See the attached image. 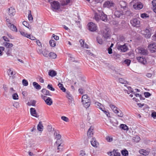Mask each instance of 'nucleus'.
<instances>
[{"mask_svg": "<svg viewBox=\"0 0 156 156\" xmlns=\"http://www.w3.org/2000/svg\"><path fill=\"white\" fill-rule=\"evenodd\" d=\"M88 29L90 31L94 32L97 30V26L96 25L92 22L89 23L87 24Z\"/></svg>", "mask_w": 156, "mask_h": 156, "instance_id": "nucleus-1", "label": "nucleus"}, {"mask_svg": "<svg viewBox=\"0 0 156 156\" xmlns=\"http://www.w3.org/2000/svg\"><path fill=\"white\" fill-rule=\"evenodd\" d=\"M41 97L48 105L50 106L52 104L53 101L51 98L44 95H42Z\"/></svg>", "mask_w": 156, "mask_h": 156, "instance_id": "nucleus-2", "label": "nucleus"}, {"mask_svg": "<svg viewBox=\"0 0 156 156\" xmlns=\"http://www.w3.org/2000/svg\"><path fill=\"white\" fill-rule=\"evenodd\" d=\"M130 23L134 27H137L139 26L140 24V20L137 18H134L131 20Z\"/></svg>", "mask_w": 156, "mask_h": 156, "instance_id": "nucleus-3", "label": "nucleus"}, {"mask_svg": "<svg viewBox=\"0 0 156 156\" xmlns=\"http://www.w3.org/2000/svg\"><path fill=\"white\" fill-rule=\"evenodd\" d=\"M141 34L147 38H149L151 36V32L148 29L141 31Z\"/></svg>", "mask_w": 156, "mask_h": 156, "instance_id": "nucleus-4", "label": "nucleus"}, {"mask_svg": "<svg viewBox=\"0 0 156 156\" xmlns=\"http://www.w3.org/2000/svg\"><path fill=\"white\" fill-rule=\"evenodd\" d=\"M148 48L151 53L156 51V44L152 43L149 44L148 46Z\"/></svg>", "mask_w": 156, "mask_h": 156, "instance_id": "nucleus-5", "label": "nucleus"}, {"mask_svg": "<svg viewBox=\"0 0 156 156\" xmlns=\"http://www.w3.org/2000/svg\"><path fill=\"white\" fill-rule=\"evenodd\" d=\"M110 31L108 28H106L103 30V37L105 38H107L110 36Z\"/></svg>", "mask_w": 156, "mask_h": 156, "instance_id": "nucleus-6", "label": "nucleus"}, {"mask_svg": "<svg viewBox=\"0 0 156 156\" xmlns=\"http://www.w3.org/2000/svg\"><path fill=\"white\" fill-rule=\"evenodd\" d=\"M115 4L112 1H107L105 2L104 4V6L105 7L110 8L114 7Z\"/></svg>", "mask_w": 156, "mask_h": 156, "instance_id": "nucleus-7", "label": "nucleus"}, {"mask_svg": "<svg viewBox=\"0 0 156 156\" xmlns=\"http://www.w3.org/2000/svg\"><path fill=\"white\" fill-rule=\"evenodd\" d=\"M143 5L140 2H138L134 4L133 5V8L137 10H140L143 8Z\"/></svg>", "mask_w": 156, "mask_h": 156, "instance_id": "nucleus-8", "label": "nucleus"}, {"mask_svg": "<svg viewBox=\"0 0 156 156\" xmlns=\"http://www.w3.org/2000/svg\"><path fill=\"white\" fill-rule=\"evenodd\" d=\"M118 49L119 50H120L121 51L125 52L127 50V47L125 44L121 45L119 44L118 45Z\"/></svg>", "mask_w": 156, "mask_h": 156, "instance_id": "nucleus-9", "label": "nucleus"}, {"mask_svg": "<svg viewBox=\"0 0 156 156\" xmlns=\"http://www.w3.org/2000/svg\"><path fill=\"white\" fill-rule=\"evenodd\" d=\"M52 7L55 9H58L60 8L59 2L57 1H54L51 4Z\"/></svg>", "mask_w": 156, "mask_h": 156, "instance_id": "nucleus-10", "label": "nucleus"}, {"mask_svg": "<svg viewBox=\"0 0 156 156\" xmlns=\"http://www.w3.org/2000/svg\"><path fill=\"white\" fill-rule=\"evenodd\" d=\"M93 128L92 126H90L88 129L87 135L89 138H91L93 135Z\"/></svg>", "mask_w": 156, "mask_h": 156, "instance_id": "nucleus-11", "label": "nucleus"}, {"mask_svg": "<svg viewBox=\"0 0 156 156\" xmlns=\"http://www.w3.org/2000/svg\"><path fill=\"white\" fill-rule=\"evenodd\" d=\"M30 113L31 115L36 117H38L39 116L37 114L35 108H30Z\"/></svg>", "mask_w": 156, "mask_h": 156, "instance_id": "nucleus-12", "label": "nucleus"}, {"mask_svg": "<svg viewBox=\"0 0 156 156\" xmlns=\"http://www.w3.org/2000/svg\"><path fill=\"white\" fill-rule=\"evenodd\" d=\"M137 60L138 62L143 64H145L147 63V61L145 58L143 57H139L137 58Z\"/></svg>", "mask_w": 156, "mask_h": 156, "instance_id": "nucleus-13", "label": "nucleus"}, {"mask_svg": "<svg viewBox=\"0 0 156 156\" xmlns=\"http://www.w3.org/2000/svg\"><path fill=\"white\" fill-rule=\"evenodd\" d=\"M119 5L121 8L123 9H125L127 8L126 7V3L125 2L123 1H121L119 2Z\"/></svg>", "mask_w": 156, "mask_h": 156, "instance_id": "nucleus-14", "label": "nucleus"}, {"mask_svg": "<svg viewBox=\"0 0 156 156\" xmlns=\"http://www.w3.org/2000/svg\"><path fill=\"white\" fill-rule=\"evenodd\" d=\"M15 9L12 7H10L8 9V13L9 16H12L15 14Z\"/></svg>", "mask_w": 156, "mask_h": 156, "instance_id": "nucleus-15", "label": "nucleus"}, {"mask_svg": "<svg viewBox=\"0 0 156 156\" xmlns=\"http://www.w3.org/2000/svg\"><path fill=\"white\" fill-rule=\"evenodd\" d=\"M8 27L12 30L16 32H17V29L16 27L10 23H9L7 24Z\"/></svg>", "mask_w": 156, "mask_h": 156, "instance_id": "nucleus-16", "label": "nucleus"}, {"mask_svg": "<svg viewBox=\"0 0 156 156\" xmlns=\"http://www.w3.org/2000/svg\"><path fill=\"white\" fill-rule=\"evenodd\" d=\"M37 129L40 132H42L43 130L44 126L43 125L42 122L41 121L39 122L37 126Z\"/></svg>", "mask_w": 156, "mask_h": 156, "instance_id": "nucleus-17", "label": "nucleus"}, {"mask_svg": "<svg viewBox=\"0 0 156 156\" xmlns=\"http://www.w3.org/2000/svg\"><path fill=\"white\" fill-rule=\"evenodd\" d=\"M94 105L96 107L99 108L102 111H103V109H105V108L103 107V105L101 104L98 102H95L94 103Z\"/></svg>", "mask_w": 156, "mask_h": 156, "instance_id": "nucleus-18", "label": "nucleus"}, {"mask_svg": "<svg viewBox=\"0 0 156 156\" xmlns=\"http://www.w3.org/2000/svg\"><path fill=\"white\" fill-rule=\"evenodd\" d=\"M90 142L92 145L94 147H97V146L98 145V142L96 141L95 138H93Z\"/></svg>", "mask_w": 156, "mask_h": 156, "instance_id": "nucleus-19", "label": "nucleus"}, {"mask_svg": "<svg viewBox=\"0 0 156 156\" xmlns=\"http://www.w3.org/2000/svg\"><path fill=\"white\" fill-rule=\"evenodd\" d=\"M90 98L88 97L87 94L83 95L82 98V102H85V101H90Z\"/></svg>", "mask_w": 156, "mask_h": 156, "instance_id": "nucleus-20", "label": "nucleus"}, {"mask_svg": "<svg viewBox=\"0 0 156 156\" xmlns=\"http://www.w3.org/2000/svg\"><path fill=\"white\" fill-rule=\"evenodd\" d=\"M139 52L143 55L147 54V51L144 48H141L139 49Z\"/></svg>", "mask_w": 156, "mask_h": 156, "instance_id": "nucleus-21", "label": "nucleus"}, {"mask_svg": "<svg viewBox=\"0 0 156 156\" xmlns=\"http://www.w3.org/2000/svg\"><path fill=\"white\" fill-rule=\"evenodd\" d=\"M114 15L116 17L119 18L122 15V13L121 11L116 10L114 12Z\"/></svg>", "mask_w": 156, "mask_h": 156, "instance_id": "nucleus-22", "label": "nucleus"}, {"mask_svg": "<svg viewBox=\"0 0 156 156\" xmlns=\"http://www.w3.org/2000/svg\"><path fill=\"white\" fill-rule=\"evenodd\" d=\"M56 74L57 73L56 72L53 70H50L48 72L49 75L51 77L55 76Z\"/></svg>", "mask_w": 156, "mask_h": 156, "instance_id": "nucleus-23", "label": "nucleus"}, {"mask_svg": "<svg viewBox=\"0 0 156 156\" xmlns=\"http://www.w3.org/2000/svg\"><path fill=\"white\" fill-rule=\"evenodd\" d=\"M41 91L44 95L50 96H51L49 91L46 89H43L41 90Z\"/></svg>", "mask_w": 156, "mask_h": 156, "instance_id": "nucleus-24", "label": "nucleus"}, {"mask_svg": "<svg viewBox=\"0 0 156 156\" xmlns=\"http://www.w3.org/2000/svg\"><path fill=\"white\" fill-rule=\"evenodd\" d=\"M85 108H88L90 105V100L88 101L85 102H82Z\"/></svg>", "mask_w": 156, "mask_h": 156, "instance_id": "nucleus-25", "label": "nucleus"}, {"mask_svg": "<svg viewBox=\"0 0 156 156\" xmlns=\"http://www.w3.org/2000/svg\"><path fill=\"white\" fill-rule=\"evenodd\" d=\"M4 44L5 46L8 48V49L11 48H12L13 46V44H12L7 42H4Z\"/></svg>", "mask_w": 156, "mask_h": 156, "instance_id": "nucleus-26", "label": "nucleus"}, {"mask_svg": "<svg viewBox=\"0 0 156 156\" xmlns=\"http://www.w3.org/2000/svg\"><path fill=\"white\" fill-rule=\"evenodd\" d=\"M33 85L34 88L40 90L41 88V86L35 82H33Z\"/></svg>", "mask_w": 156, "mask_h": 156, "instance_id": "nucleus-27", "label": "nucleus"}, {"mask_svg": "<svg viewBox=\"0 0 156 156\" xmlns=\"http://www.w3.org/2000/svg\"><path fill=\"white\" fill-rule=\"evenodd\" d=\"M50 58L52 59H55L57 57V55L54 52H51L49 54V56Z\"/></svg>", "mask_w": 156, "mask_h": 156, "instance_id": "nucleus-28", "label": "nucleus"}, {"mask_svg": "<svg viewBox=\"0 0 156 156\" xmlns=\"http://www.w3.org/2000/svg\"><path fill=\"white\" fill-rule=\"evenodd\" d=\"M101 19L102 20V21H105L107 20V17L106 15L104 14L103 12L101 13Z\"/></svg>", "mask_w": 156, "mask_h": 156, "instance_id": "nucleus-29", "label": "nucleus"}, {"mask_svg": "<svg viewBox=\"0 0 156 156\" xmlns=\"http://www.w3.org/2000/svg\"><path fill=\"white\" fill-rule=\"evenodd\" d=\"M109 106L115 113L117 112L118 109L115 106L113 105H110Z\"/></svg>", "mask_w": 156, "mask_h": 156, "instance_id": "nucleus-30", "label": "nucleus"}, {"mask_svg": "<svg viewBox=\"0 0 156 156\" xmlns=\"http://www.w3.org/2000/svg\"><path fill=\"white\" fill-rule=\"evenodd\" d=\"M132 139L134 142L137 143L140 140V138L139 136H136L133 137Z\"/></svg>", "mask_w": 156, "mask_h": 156, "instance_id": "nucleus-31", "label": "nucleus"}, {"mask_svg": "<svg viewBox=\"0 0 156 156\" xmlns=\"http://www.w3.org/2000/svg\"><path fill=\"white\" fill-rule=\"evenodd\" d=\"M139 151L140 154H142L144 155H147L149 153V152L147 151L146 150L144 149L140 150Z\"/></svg>", "mask_w": 156, "mask_h": 156, "instance_id": "nucleus-32", "label": "nucleus"}, {"mask_svg": "<svg viewBox=\"0 0 156 156\" xmlns=\"http://www.w3.org/2000/svg\"><path fill=\"white\" fill-rule=\"evenodd\" d=\"M49 52L48 50L47 49H45L43 51L42 54L44 57H48L49 56Z\"/></svg>", "mask_w": 156, "mask_h": 156, "instance_id": "nucleus-33", "label": "nucleus"}, {"mask_svg": "<svg viewBox=\"0 0 156 156\" xmlns=\"http://www.w3.org/2000/svg\"><path fill=\"white\" fill-rule=\"evenodd\" d=\"M120 127L122 129L125 130H128L129 129L128 127L125 124H121L120 125Z\"/></svg>", "mask_w": 156, "mask_h": 156, "instance_id": "nucleus-34", "label": "nucleus"}, {"mask_svg": "<svg viewBox=\"0 0 156 156\" xmlns=\"http://www.w3.org/2000/svg\"><path fill=\"white\" fill-rule=\"evenodd\" d=\"M113 154H114V156H120V154L118 152V150H115L114 149L112 151Z\"/></svg>", "mask_w": 156, "mask_h": 156, "instance_id": "nucleus-35", "label": "nucleus"}, {"mask_svg": "<svg viewBox=\"0 0 156 156\" xmlns=\"http://www.w3.org/2000/svg\"><path fill=\"white\" fill-rule=\"evenodd\" d=\"M66 97L68 98L69 100H70L71 101L73 100V98L71 94H70V93L67 91L66 92Z\"/></svg>", "mask_w": 156, "mask_h": 156, "instance_id": "nucleus-36", "label": "nucleus"}, {"mask_svg": "<svg viewBox=\"0 0 156 156\" xmlns=\"http://www.w3.org/2000/svg\"><path fill=\"white\" fill-rule=\"evenodd\" d=\"M62 142L63 141L62 139L57 140V141L55 144V146H57L58 145H61Z\"/></svg>", "mask_w": 156, "mask_h": 156, "instance_id": "nucleus-37", "label": "nucleus"}, {"mask_svg": "<svg viewBox=\"0 0 156 156\" xmlns=\"http://www.w3.org/2000/svg\"><path fill=\"white\" fill-rule=\"evenodd\" d=\"M23 25H24L26 27L28 28V29H30L31 28V27L30 25H29L28 23L26 21H24L23 22Z\"/></svg>", "mask_w": 156, "mask_h": 156, "instance_id": "nucleus-38", "label": "nucleus"}, {"mask_svg": "<svg viewBox=\"0 0 156 156\" xmlns=\"http://www.w3.org/2000/svg\"><path fill=\"white\" fill-rule=\"evenodd\" d=\"M58 86L60 88V89L61 90H62L63 92H66V89L64 87L63 85L62 84L60 83H59L58 84Z\"/></svg>", "mask_w": 156, "mask_h": 156, "instance_id": "nucleus-39", "label": "nucleus"}, {"mask_svg": "<svg viewBox=\"0 0 156 156\" xmlns=\"http://www.w3.org/2000/svg\"><path fill=\"white\" fill-rule=\"evenodd\" d=\"M121 153L123 156H127L128 155V152L126 150H124L121 151Z\"/></svg>", "mask_w": 156, "mask_h": 156, "instance_id": "nucleus-40", "label": "nucleus"}, {"mask_svg": "<svg viewBox=\"0 0 156 156\" xmlns=\"http://www.w3.org/2000/svg\"><path fill=\"white\" fill-rule=\"evenodd\" d=\"M28 18L29 21H32L33 20V17L31 15V11L30 10L29 11Z\"/></svg>", "mask_w": 156, "mask_h": 156, "instance_id": "nucleus-41", "label": "nucleus"}, {"mask_svg": "<svg viewBox=\"0 0 156 156\" xmlns=\"http://www.w3.org/2000/svg\"><path fill=\"white\" fill-rule=\"evenodd\" d=\"M49 44L51 47H55L56 45L55 41L53 40H51L49 41Z\"/></svg>", "mask_w": 156, "mask_h": 156, "instance_id": "nucleus-42", "label": "nucleus"}, {"mask_svg": "<svg viewBox=\"0 0 156 156\" xmlns=\"http://www.w3.org/2000/svg\"><path fill=\"white\" fill-rule=\"evenodd\" d=\"M12 48H9L7 49V51L6 52V54L8 56H10L12 55Z\"/></svg>", "mask_w": 156, "mask_h": 156, "instance_id": "nucleus-43", "label": "nucleus"}, {"mask_svg": "<svg viewBox=\"0 0 156 156\" xmlns=\"http://www.w3.org/2000/svg\"><path fill=\"white\" fill-rule=\"evenodd\" d=\"M70 2V0H63L62 2V4L63 5H65L69 3Z\"/></svg>", "mask_w": 156, "mask_h": 156, "instance_id": "nucleus-44", "label": "nucleus"}, {"mask_svg": "<svg viewBox=\"0 0 156 156\" xmlns=\"http://www.w3.org/2000/svg\"><path fill=\"white\" fill-rule=\"evenodd\" d=\"M115 113L117 114L118 116L119 117H122L123 116V114L120 110H118Z\"/></svg>", "mask_w": 156, "mask_h": 156, "instance_id": "nucleus-45", "label": "nucleus"}, {"mask_svg": "<svg viewBox=\"0 0 156 156\" xmlns=\"http://www.w3.org/2000/svg\"><path fill=\"white\" fill-rule=\"evenodd\" d=\"M55 152V150L53 149H52L49 151L48 154L50 156H52L54 155Z\"/></svg>", "mask_w": 156, "mask_h": 156, "instance_id": "nucleus-46", "label": "nucleus"}, {"mask_svg": "<svg viewBox=\"0 0 156 156\" xmlns=\"http://www.w3.org/2000/svg\"><path fill=\"white\" fill-rule=\"evenodd\" d=\"M80 152V156H87V154L84 151L81 150Z\"/></svg>", "mask_w": 156, "mask_h": 156, "instance_id": "nucleus-47", "label": "nucleus"}, {"mask_svg": "<svg viewBox=\"0 0 156 156\" xmlns=\"http://www.w3.org/2000/svg\"><path fill=\"white\" fill-rule=\"evenodd\" d=\"M97 41L98 43L100 44H102L103 43L102 39L99 37H97Z\"/></svg>", "mask_w": 156, "mask_h": 156, "instance_id": "nucleus-48", "label": "nucleus"}, {"mask_svg": "<svg viewBox=\"0 0 156 156\" xmlns=\"http://www.w3.org/2000/svg\"><path fill=\"white\" fill-rule=\"evenodd\" d=\"M119 82L122 83L126 84L127 82L124 79L122 78H119Z\"/></svg>", "mask_w": 156, "mask_h": 156, "instance_id": "nucleus-49", "label": "nucleus"}, {"mask_svg": "<svg viewBox=\"0 0 156 156\" xmlns=\"http://www.w3.org/2000/svg\"><path fill=\"white\" fill-rule=\"evenodd\" d=\"M47 88L52 91H54L55 90V89L52 87V85L51 84H48V85L47 86Z\"/></svg>", "mask_w": 156, "mask_h": 156, "instance_id": "nucleus-50", "label": "nucleus"}, {"mask_svg": "<svg viewBox=\"0 0 156 156\" xmlns=\"http://www.w3.org/2000/svg\"><path fill=\"white\" fill-rule=\"evenodd\" d=\"M27 37L32 40H34L36 39V38L35 37L31 36L30 34H28V35H27Z\"/></svg>", "mask_w": 156, "mask_h": 156, "instance_id": "nucleus-51", "label": "nucleus"}, {"mask_svg": "<svg viewBox=\"0 0 156 156\" xmlns=\"http://www.w3.org/2000/svg\"><path fill=\"white\" fill-rule=\"evenodd\" d=\"M140 17L142 18H145L148 17L149 16L147 13H144L141 14Z\"/></svg>", "mask_w": 156, "mask_h": 156, "instance_id": "nucleus-52", "label": "nucleus"}, {"mask_svg": "<svg viewBox=\"0 0 156 156\" xmlns=\"http://www.w3.org/2000/svg\"><path fill=\"white\" fill-rule=\"evenodd\" d=\"M144 94L145 97L146 98H148L151 95V94L149 92H144Z\"/></svg>", "mask_w": 156, "mask_h": 156, "instance_id": "nucleus-53", "label": "nucleus"}, {"mask_svg": "<svg viewBox=\"0 0 156 156\" xmlns=\"http://www.w3.org/2000/svg\"><path fill=\"white\" fill-rule=\"evenodd\" d=\"M23 85L24 86H27L28 85V82L27 80L23 79L22 82Z\"/></svg>", "mask_w": 156, "mask_h": 156, "instance_id": "nucleus-54", "label": "nucleus"}, {"mask_svg": "<svg viewBox=\"0 0 156 156\" xmlns=\"http://www.w3.org/2000/svg\"><path fill=\"white\" fill-rule=\"evenodd\" d=\"M19 32L20 33V34L23 36L27 37V36L28 34L27 33H25L22 30H20Z\"/></svg>", "mask_w": 156, "mask_h": 156, "instance_id": "nucleus-55", "label": "nucleus"}, {"mask_svg": "<svg viewBox=\"0 0 156 156\" xmlns=\"http://www.w3.org/2000/svg\"><path fill=\"white\" fill-rule=\"evenodd\" d=\"M106 140L108 142H111L113 140V138L112 137L109 136H107L106 138Z\"/></svg>", "mask_w": 156, "mask_h": 156, "instance_id": "nucleus-56", "label": "nucleus"}, {"mask_svg": "<svg viewBox=\"0 0 156 156\" xmlns=\"http://www.w3.org/2000/svg\"><path fill=\"white\" fill-rule=\"evenodd\" d=\"M101 16L98 15L97 13L95 14L94 16V19L96 21H98L99 20L100 17H101Z\"/></svg>", "mask_w": 156, "mask_h": 156, "instance_id": "nucleus-57", "label": "nucleus"}, {"mask_svg": "<svg viewBox=\"0 0 156 156\" xmlns=\"http://www.w3.org/2000/svg\"><path fill=\"white\" fill-rule=\"evenodd\" d=\"M12 98L14 100H17L18 99V96L17 93H15L12 95Z\"/></svg>", "mask_w": 156, "mask_h": 156, "instance_id": "nucleus-58", "label": "nucleus"}, {"mask_svg": "<svg viewBox=\"0 0 156 156\" xmlns=\"http://www.w3.org/2000/svg\"><path fill=\"white\" fill-rule=\"evenodd\" d=\"M130 60L129 59H126L124 60V63L126 64L127 66H129L130 63Z\"/></svg>", "mask_w": 156, "mask_h": 156, "instance_id": "nucleus-59", "label": "nucleus"}, {"mask_svg": "<svg viewBox=\"0 0 156 156\" xmlns=\"http://www.w3.org/2000/svg\"><path fill=\"white\" fill-rule=\"evenodd\" d=\"M61 119L63 120V121L67 122H68L69 120V119L67 118V117L65 116H62L61 117Z\"/></svg>", "mask_w": 156, "mask_h": 156, "instance_id": "nucleus-60", "label": "nucleus"}, {"mask_svg": "<svg viewBox=\"0 0 156 156\" xmlns=\"http://www.w3.org/2000/svg\"><path fill=\"white\" fill-rule=\"evenodd\" d=\"M36 101L34 100H33L32 101H31L30 103V104H29V105L34 106L36 104Z\"/></svg>", "mask_w": 156, "mask_h": 156, "instance_id": "nucleus-61", "label": "nucleus"}, {"mask_svg": "<svg viewBox=\"0 0 156 156\" xmlns=\"http://www.w3.org/2000/svg\"><path fill=\"white\" fill-rule=\"evenodd\" d=\"M153 8L156 7V0H153L152 2Z\"/></svg>", "mask_w": 156, "mask_h": 156, "instance_id": "nucleus-62", "label": "nucleus"}, {"mask_svg": "<svg viewBox=\"0 0 156 156\" xmlns=\"http://www.w3.org/2000/svg\"><path fill=\"white\" fill-rule=\"evenodd\" d=\"M85 52L86 53L90 55L93 56L94 55L92 53L90 52V51L89 50H86Z\"/></svg>", "mask_w": 156, "mask_h": 156, "instance_id": "nucleus-63", "label": "nucleus"}, {"mask_svg": "<svg viewBox=\"0 0 156 156\" xmlns=\"http://www.w3.org/2000/svg\"><path fill=\"white\" fill-rule=\"evenodd\" d=\"M13 106L14 107H16V108H18L20 106L19 103L18 102H15L14 104L13 105Z\"/></svg>", "mask_w": 156, "mask_h": 156, "instance_id": "nucleus-64", "label": "nucleus"}]
</instances>
